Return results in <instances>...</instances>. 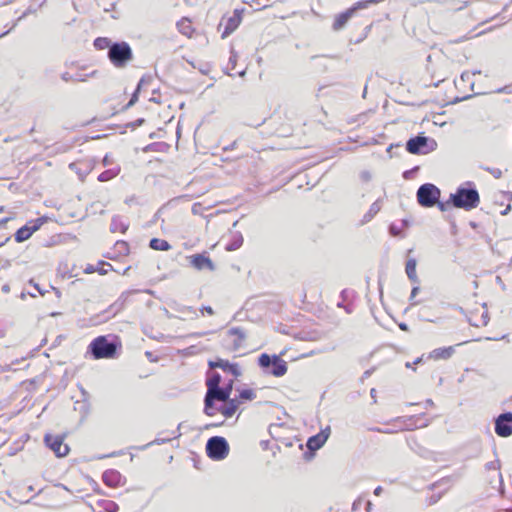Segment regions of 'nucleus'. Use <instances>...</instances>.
I'll return each instance as SVG.
<instances>
[{"label": "nucleus", "instance_id": "obj_1", "mask_svg": "<svg viewBox=\"0 0 512 512\" xmlns=\"http://www.w3.org/2000/svg\"><path fill=\"white\" fill-rule=\"evenodd\" d=\"M122 348L120 338L115 334L101 335L91 341L88 351L94 359H113Z\"/></svg>", "mask_w": 512, "mask_h": 512}, {"label": "nucleus", "instance_id": "obj_2", "mask_svg": "<svg viewBox=\"0 0 512 512\" xmlns=\"http://www.w3.org/2000/svg\"><path fill=\"white\" fill-rule=\"evenodd\" d=\"M221 377L218 373L213 372L208 375L206 380L207 393L205 396L204 412L208 416H214L216 414V407L214 406V400L226 401L231 392V388H220Z\"/></svg>", "mask_w": 512, "mask_h": 512}, {"label": "nucleus", "instance_id": "obj_3", "mask_svg": "<svg viewBox=\"0 0 512 512\" xmlns=\"http://www.w3.org/2000/svg\"><path fill=\"white\" fill-rule=\"evenodd\" d=\"M451 201L456 208L469 211L479 205L480 197L478 191L474 188L459 187L454 194H451Z\"/></svg>", "mask_w": 512, "mask_h": 512}, {"label": "nucleus", "instance_id": "obj_4", "mask_svg": "<svg viewBox=\"0 0 512 512\" xmlns=\"http://www.w3.org/2000/svg\"><path fill=\"white\" fill-rule=\"evenodd\" d=\"M108 59L115 68H124L133 59L130 45L125 42H115L108 51Z\"/></svg>", "mask_w": 512, "mask_h": 512}, {"label": "nucleus", "instance_id": "obj_5", "mask_svg": "<svg viewBox=\"0 0 512 512\" xmlns=\"http://www.w3.org/2000/svg\"><path fill=\"white\" fill-rule=\"evenodd\" d=\"M258 364L266 373L275 377H281L287 372L286 362L277 355L270 357L268 354H261Z\"/></svg>", "mask_w": 512, "mask_h": 512}, {"label": "nucleus", "instance_id": "obj_6", "mask_svg": "<svg viewBox=\"0 0 512 512\" xmlns=\"http://www.w3.org/2000/svg\"><path fill=\"white\" fill-rule=\"evenodd\" d=\"M206 451L211 459L222 460L228 455L229 446L223 437L215 436L208 440Z\"/></svg>", "mask_w": 512, "mask_h": 512}, {"label": "nucleus", "instance_id": "obj_7", "mask_svg": "<svg viewBox=\"0 0 512 512\" xmlns=\"http://www.w3.org/2000/svg\"><path fill=\"white\" fill-rule=\"evenodd\" d=\"M439 197L440 190L430 183L423 184L417 191L418 202L423 207H432L438 203Z\"/></svg>", "mask_w": 512, "mask_h": 512}, {"label": "nucleus", "instance_id": "obj_8", "mask_svg": "<svg viewBox=\"0 0 512 512\" xmlns=\"http://www.w3.org/2000/svg\"><path fill=\"white\" fill-rule=\"evenodd\" d=\"M242 21L241 10L235 9L230 16H224L219 25L218 30L221 31V37L225 38L234 32Z\"/></svg>", "mask_w": 512, "mask_h": 512}, {"label": "nucleus", "instance_id": "obj_9", "mask_svg": "<svg viewBox=\"0 0 512 512\" xmlns=\"http://www.w3.org/2000/svg\"><path fill=\"white\" fill-rule=\"evenodd\" d=\"M468 321L472 326L482 327L489 322V312L486 304H481L468 314Z\"/></svg>", "mask_w": 512, "mask_h": 512}, {"label": "nucleus", "instance_id": "obj_10", "mask_svg": "<svg viewBox=\"0 0 512 512\" xmlns=\"http://www.w3.org/2000/svg\"><path fill=\"white\" fill-rule=\"evenodd\" d=\"M495 433L500 437L512 435V412L502 413L495 419Z\"/></svg>", "mask_w": 512, "mask_h": 512}, {"label": "nucleus", "instance_id": "obj_11", "mask_svg": "<svg viewBox=\"0 0 512 512\" xmlns=\"http://www.w3.org/2000/svg\"><path fill=\"white\" fill-rule=\"evenodd\" d=\"M44 440L46 445L55 453L57 457H64L68 454L69 447L67 444L64 443L63 436H53L47 434Z\"/></svg>", "mask_w": 512, "mask_h": 512}, {"label": "nucleus", "instance_id": "obj_12", "mask_svg": "<svg viewBox=\"0 0 512 512\" xmlns=\"http://www.w3.org/2000/svg\"><path fill=\"white\" fill-rule=\"evenodd\" d=\"M190 264L197 270L207 269L213 271L215 269V265L212 260L209 258L207 253L195 254L189 257Z\"/></svg>", "mask_w": 512, "mask_h": 512}, {"label": "nucleus", "instance_id": "obj_13", "mask_svg": "<svg viewBox=\"0 0 512 512\" xmlns=\"http://www.w3.org/2000/svg\"><path fill=\"white\" fill-rule=\"evenodd\" d=\"M41 224V220L37 219L36 222L32 225H25L19 228L15 233V240L17 242H23L27 240L33 234V232H35L40 227Z\"/></svg>", "mask_w": 512, "mask_h": 512}, {"label": "nucleus", "instance_id": "obj_14", "mask_svg": "<svg viewBox=\"0 0 512 512\" xmlns=\"http://www.w3.org/2000/svg\"><path fill=\"white\" fill-rule=\"evenodd\" d=\"M225 403L221 405L219 408H216V413L220 412L223 416L226 418L232 417L236 410L238 409V406L240 404V401L238 399H227L224 401Z\"/></svg>", "mask_w": 512, "mask_h": 512}, {"label": "nucleus", "instance_id": "obj_15", "mask_svg": "<svg viewBox=\"0 0 512 512\" xmlns=\"http://www.w3.org/2000/svg\"><path fill=\"white\" fill-rule=\"evenodd\" d=\"M102 480L109 487H117L121 482V474L113 469L106 470L102 475Z\"/></svg>", "mask_w": 512, "mask_h": 512}, {"label": "nucleus", "instance_id": "obj_16", "mask_svg": "<svg viewBox=\"0 0 512 512\" xmlns=\"http://www.w3.org/2000/svg\"><path fill=\"white\" fill-rule=\"evenodd\" d=\"M453 353H454L453 346L441 347V348H436V349L432 350L429 353L428 358L433 359V360L449 359L453 355Z\"/></svg>", "mask_w": 512, "mask_h": 512}, {"label": "nucleus", "instance_id": "obj_17", "mask_svg": "<svg viewBox=\"0 0 512 512\" xmlns=\"http://www.w3.org/2000/svg\"><path fill=\"white\" fill-rule=\"evenodd\" d=\"M328 438V434L325 431H321L317 435L310 437L307 441V446L310 450H317L321 448Z\"/></svg>", "mask_w": 512, "mask_h": 512}, {"label": "nucleus", "instance_id": "obj_18", "mask_svg": "<svg viewBox=\"0 0 512 512\" xmlns=\"http://www.w3.org/2000/svg\"><path fill=\"white\" fill-rule=\"evenodd\" d=\"M126 300L127 295L122 294L115 302H113L105 311L108 314V317H114L120 311H122L125 306Z\"/></svg>", "mask_w": 512, "mask_h": 512}, {"label": "nucleus", "instance_id": "obj_19", "mask_svg": "<svg viewBox=\"0 0 512 512\" xmlns=\"http://www.w3.org/2000/svg\"><path fill=\"white\" fill-rule=\"evenodd\" d=\"M426 142L427 139L425 137H414L407 142L406 148L410 153L417 154L421 152V149L426 145Z\"/></svg>", "mask_w": 512, "mask_h": 512}, {"label": "nucleus", "instance_id": "obj_20", "mask_svg": "<svg viewBox=\"0 0 512 512\" xmlns=\"http://www.w3.org/2000/svg\"><path fill=\"white\" fill-rule=\"evenodd\" d=\"M228 336L231 338L234 350L239 349L242 346L243 341L245 339L243 331L239 328H231L228 331Z\"/></svg>", "mask_w": 512, "mask_h": 512}, {"label": "nucleus", "instance_id": "obj_21", "mask_svg": "<svg viewBox=\"0 0 512 512\" xmlns=\"http://www.w3.org/2000/svg\"><path fill=\"white\" fill-rule=\"evenodd\" d=\"M178 31L187 37H191L194 33L192 22L189 18L183 17L177 22Z\"/></svg>", "mask_w": 512, "mask_h": 512}, {"label": "nucleus", "instance_id": "obj_22", "mask_svg": "<svg viewBox=\"0 0 512 512\" xmlns=\"http://www.w3.org/2000/svg\"><path fill=\"white\" fill-rule=\"evenodd\" d=\"M243 244V236L240 232H233L229 241L227 242L225 249L227 251H235L239 249Z\"/></svg>", "mask_w": 512, "mask_h": 512}, {"label": "nucleus", "instance_id": "obj_23", "mask_svg": "<svg viewBox=\"0 0 512 512\" xmlns=\"http://www.w3.org/2000/svg\"><path fill=\"white\" fill-rule=\"evenodd\" d=\"M353 13H354V9H348L345 12L337 15L334 20V23H333V29L334 30L341 29L346 24V22L352 16Z\"/></svg>", "mask_w": 512, "mask_h": 512}, {"label": "nucleus", "instance_id": "obj_24", "mask_svg": "<svg viewBox=\"0 0 512 512\" xmlns=\"http://www.w3.org/2000/svg\"><path fill=\"white\" fill-rule=\"evenodd\" d=\"M210 366L221 368L224 371H228L235 376H237L239 374L237 365L230 364L228 361H225V360L220 359L216 362H210Z\"/></svg>", "mask_w": 512, "mask_h": 512}, {"label": "nucleus", "instance_id": "obj_25", "mask_svg": "<svg viewBox=\"0 0 512 512\" xmlns=\"http://www.w3.org/2000/svg\"><path fill=\"white\" fill-rule=\"evenodd\" d=\"M237 59H238V54L232 49L230 51L229 61H228L226 69L228 70L229 74H231V75L238 74L240 76H243L244 75V71L243 70L242 71H236Z\"/></svg>", "mask_w": 512, "mask_h": 512}, {"label": "nucleus", "instance_id": "obj_26", "mask_svg": "<svg viewBox=\"0 0 512 512\" xmlns=\"http://www.w3.org/2000/svg\"><path fill=\"white\" fill-rule=\"evenodd\" d=\"M405 271H406L408 278L412 282L418 283V277L416 274V260L414 258H410L407 260Z\"/></svg>", "mask_w": 512, "mask_h": 512}, {"label": "nucleus", "instance_id": "obj_27", "mask_svg": "<svg viewBox=\"0 0 512 512\" xmlns=\"http://www.w3.org/2000/svg\"><path fill=\"white\" fill-rule=\"evenodd\" d=\"M128 225L119 216H114L111 221V231L125 233Z\"/></svg>", "mask_w": 512, "mask_h": 512}, {"label": "nucleus", "instance_id": "obj_28", "mask_svg": "<svg viewBox=\"0 0 512 512\" xmlns=\"http://www.w3.org/2000/svg\"><path fill=\"white\" fill-rule=\"evenodd\" d=\"M149 246L154 250L167 251L171 248L168 241L160 238H153L150 240Z\"/></svg>", "mask_w": 512, "mask_h": 512}, {"label": "nucleus", "instance_id": "obj_29", "mask_svg": "<svg viewBox=\"0 0 512 512\" xmlns=\"http://www.w3.org/2000/svg\"><path fill=\"white\" fill-rule=\"evenodd\" d=\"M119 172H120L119 167H113V168L107 169L99 174L98 180L100 182L109 181V180L115 178L119 174Z\"/></svg>", "mask_w": 512, "mask_h": 512}, {"label": "nucleus", "instance_id": "obj_30", "mask_svg": "<svg viewBox=\"0 0 512 512\" xmlns=\"http://www.w3.org/2000/svg\"><path fill=\"white\" fill-rule=\"evenodd\" d=\"M112 42L109 38L107 37H98L94 40V47L97 49V50H104V49H110V47L112 46Z\"/></svg>", "mask_w": 512, "mask_h": 512}, {"label": "nucleus", "instance_id": "obj_31", "mask_svg": "<svg viewBox=\"0 0 512 512\" xmlns=\"http://www.w3.org/2000/svg\"><path fill=\"white\" fill-rule=\"evenodd\" d=\"M479 71H474L472 73L465 71L461 74L460 79L458 82H456V85L458 86H464L465 83L471 86L473 88V83L470 81L471 75L479 74Z\"/></svg>", "mask_w": 512, "mask_h": 512}, {"label": "nucleus", "instance_id": "obj_32", "mask_svg": "<svg viewBox=\"0 0 512 512\" xmlns=\"http://www.w3.org/2000/svg\"><path fill=\"white\" fill-rule=\"evenodd\" d=\"M381 209V205L378 201H375L369 208V211L364 216L363 222L370 221Z\"/></svg>", "mask_w": 512, "mask_h": 512}, {"label": "nucleus", "instance_id": "obj_33", "mask_svg": "<svg viewBox=\"0 0 512 512\" xmlns=\"http://www.w3.org/2000/svg\"><path fill=\"white\" fill-rule=\"evenodd\" d=\"M380 2V0H362V1H358L356 2L353 7H351L350 9H354V12L358 9H364V8H367L368 5L370 4H376Z\"/></svg>", "mask_w": 512, "mask_h": 512}, {"label": "nucleus", "instance_id": "obj_34", "mask_svg": "<svg viewBox=\"0 0 512 512\" xmlns=\"http://www.w3.org/2000/svg\"><path fill=\"white\" fill-rule=\"evenodd\" d=\"M255 393L252 389H243L239 393V401L241 400H253L255 398Z\"/></svg>", "mask_w": 512, "mask_h": 512}, {"label": "nucleus", "instance_id": "obj_35", "mask_svg": "<svg viewBox=\"0 0 512 512\" xmlns=\"http://www.w3.org/2000/svg\"><path fill=\"white\" fill-rule=\"evenodd\" d=\"M142 83H143V79H141L139 81L138 86H137L135 92L132 94L128 104L126 105V108H129V107L133 106L138 101V93H139V91L141 89Z\"/></svg>", "mask_w": 512, "mask_h": 512}, {"label": "nucleus", "instance_id": "obj_36", "mask_svg": "<svg viewBox=\"0 0 512 512\" xmlns=\"http://www.w3.org/2000/svg\"><path fill=\"white\" fill-rule=\"evenodd\" d=\"M61 77L66 82H69V81H85L86 80V77H73V75H71L68 72L63 73Z\"/></svg>", "mask_w": 512, "mask_h": 512}, {"label": "nucleus", "instance_id": "obj_37", "mask_svg": "<svg viewBox=\"0 0 512 512\" xmlns=\"http://www.w3.org/2000/svg\"><path fill=\"white\" fill-rule=\"evenodd\" d=\"M203 206L201 203L197 202L192 205V213L195 215H201L203 213Z\"/></svg>", "mask_w": 512, "mask_h": 512}, {"label": "nucleus", "instance_id": "obj_38", "mask_svg": "<svg viewBox=\"0 0 512 512\" xmlns=\"http://www.w3.org/2000/svg\"><path fill=\"white\" fill-rule=\"evenodd\" d=\"M363 502H364V499L359 497L357 500L354 501L352 509L353 510L359 509Z\"/></svg>", "mask_w": 512, "mask_h": 512}, {"label": "nucleus", "instance_id": "obj_39", "mask_svg": "<svg viewBox=\"0 0 512 512\" xmlns=\"http://www.w3.org/2000/svg\"><path fill=\"white\" fill-rule=\"evenodd\" d=\"M201 313L204 314L205 312L208 314V315H213L214 314V311L212 309V307L210 306H203L201 309H200Z\"/></svg>", "mask_w": 512, "mask_h": 512}, {"label": "nucleus", "instance_id": "obj_40", "mask_svg": "<svg viewBox=\"0 0 512 512\" xmlns=\"http://www.w3.org/2000/svg\"><path fill=\"white\" fill-rule=\"evenodd\" d=\"M491 173L493 174V176H494L495 178H500V177H501V175H502V172H501V170H500V169H493V170L491 171Z\"/></svg>", "mask_w": 512, "mask_h": 512}, {"label": "nucleus", "instance_id": "obj_41", "mask_svg": "<svg viewBox=\"0 0 512 512\" xmlns=\"http://www.w3.org/2000/svg\"><path fill=\"white\" fill-rule=\"evenodd\" d=\"M107 510H109L111 512L116 511L117 510V504L114 503V502H110L109 507L107 508Z\"/></svg>", "mask_w": 512, "mask_h": 512}, {"label": "nucleus", "instance_id": "obj_42", "mask_svg": "<svg viewBox=\"0 0 512 512\" xmlns=\"http://www.w3.org/2000/svg\"><path fill=\"white\" fill-rule=\"evenodd\" d=\"M418 292H419V287L418 286L413 287V289L411 291V299H413L417 295Z\"/></svg>", "mask_w": 512, "mask_h": 512}, {"label": "nucleus", "instance_id": "obj_43", "mask_svg": "<svg viewBox=\"0 0 512 512\" xmlns=\"http://www.w3.org/2000/svg\"><path fill=\"white\" fill-rule=\"evenodd\" d=\"M381 492H382V487L381 486L376 487L375 490H374V494L376 496L380 495Z\"/></svg>", "mask_w": 512, "mask_h": 512}, {"label": "nucleus", "instance_id": "obj_44", "mask_svg": "<svg viewBox=\"0 0 512 512\" xmlns=\"http://www.w3.org/2000/svg\"><path fill=\"white\" fill-rule=\"evenodd\" d=\"M511 209V205L508 204L507 207L501 212L502 215H506Z\"/></svg>", "mask_w": 512, "mask_h": 512}, {"label": "nucleus", "instance_id": "obj_45", "mask_svg": "<svg viewBox=\"0 0 512 512\" xmlns=\"http://www.w3.org/2000/svg\"><path fill=\"white\" fill-rule=\"evenodd\" d=\"M399 328H400L401 330H403V331H407V330H408V326H407V324H405V323H400V324H399Z\"/></svg>", "mask_w": 512, "mask_h": 512}, {"label": "nucleus", "instance_id": "obj_46", "mask_svg": "<svg viewBox=\"0 0 512 512\" xmlns=\"http://www.w3.org/2000/svg\"><path fill=\"white\" fill-rule=\"evenodd\" d=\"M365 504H366V510H367L368 512H370V511H371V507H372L371 502H370V501H365Z\"/></svg>", "mask_w": 512, "mask_h": 512}, {"label": "nucleus", "instance_id": "obj_47", "mask_svg": "<svg viewBox=\"0 0 512 512\" xmlns=\"http://www.w3.org/2000/svg\"><path fill=\"white\" fill-rule=\"evenodd\" d=\"M505 197L507 200L511 201L512 200V193L511 192H506L505 193Z\"/></svg>", "mask_w": 512, "mask_h": 512}, {"label": "nucleus", "instance_id": "obj_48", "mask_svg": "<svg viewBox=\"0 0 512 512\" xmlns=\"http://www.w3.org/2000/svg\"><path fill=\"white\" fill-rule=\"evenodd\" d=\"M495 512H512V508H508V509H498V510H496Z\"/></svg>", "mask_w": 512, "mask_h": 512}, {"label": "nucleus", "instance_id": "obj_49", "mask_svg": "<svg viewBox=\"0 0 512 512\" xmlns=\"http://www.w3.org/2000/svg\"><path fill=\"white\" fill-rule=\"evenodd\" d=\"M143 121H144L143 119H138V120H136V122H135V126H139V125H141V124L143 123Z\"/></svg>", "mask_w": 512, "mask_h": 512}, {"label": "nucleus", "instance_id": "obj_50", "mask_svg": "<svg viewBox=\"0 0 512 512\" xmlns=\"http://www.w3.org/2000/svg\"><path fill=\"white\" fill-rule=\"evenodd\" d=\"M438 207L440 208V210H444L445 209V206L443 203H438Z\"/></svg>", "mask_w": 512, "mask_h": 512}, {"label": "nucleus", "instance_id": "obj_51", "mask_svg": "<svg viewBox=\"0 0 512 512\" xmlns=\"http://www.w3.org/2000/svg\"><path fill=\"white\" fill-rule=\"evenodd\" d=\"M422 361V358H418L413 362V365H416Z\"/></svg>", "mask_w": 512, "mask_h": 512}, {"label": "nucleus", "instance_id": "obj_52", "mask_svg": "<svg viewBox=\"0 0 512 512\" xmlns=\"http://www.w3.org/2000/svg\"><path fill=\"white\" fill-rule=\"evenodd\" d=\"M377 431H379V432H386V433H391L392 432V430H380V429H377Z\"/></svg>", "mask_w": 512, "mask_h": 512}, {"label": "nucleus", "instance_id": "obj_53", "mask_svg": "<svg viewBox=\"0 0 512 512\" xmlns=\"http://www.w3.org/2000/svg\"><path fill=\"white\" fill-rule=\"evenodd\" d=\"M390 230L393 234H396L394 231H396V228H393V226L390 227Z\"/></svg>", "mask_w": 512, "mask_h": 512}, {"label": "nucleus", "instance_id": "obj_54", "mask_svg": "<svg viewBox=\"0 0 512 512\" xmlns=\"http://www.w3.org/2000/svg\"><path fill=\"white\" fill-rule=\"evenodd\" d=\"M390 230L393 234H396L394 231H396V228H393V226L390 227Z\"/></svg>", "mask_w": 512, "mask_h": 512}, {"label": "nucleus", "instance_id": "obj_55", "mask_svg": "<svg viewBox=\"0 0 512 512\" xmlns=\"http://www.w3.org/2000/svg\"><path fill=\"white\" fill-rule=\"evenodd\" d=\"M406 367L411 368V367H413V364L408 362V363H406Z\"/></svg>", "mask_w": 512, "mask_h": 512}, {"label": "nucleus", "instance_id": "obj_56", "mask_svg": "<svg viewBox=\"0 0 512 512\" xmlns=\"http://www.w3.org/2000/svg\"><path fill=\"white\" fill-rule=\"evenodd\" d=\"M375 392H376L375 389H371V395L372 396H375Z\"/></svg>", "mask_w": 512, "mask_h": 512}, {"label": "nucleus", "instance_id": "obj_57", "mask_svg": "<svg viewBox=\"0 0 512 512\" xmlns=\"http://www.w3.org/2000/svg\"><path fill=\"white\" fill-rule=\"evenodd\" d=\"M73 77H83L81 74L73 75Z\"/></svg>", "mask_w": 512, "mask_h": 512}, {"label": "nucleus", "instance_id": "obj_58", "mask_svg": "<svg viewBox=\"0 0 512 512\" xmlns=\"http://www.w3.org/2000/svg\"><path fill=\"white\" fill-rule=\"evenodd\" d=\"M3 290H4V291H8V290H9V288H8L7 286H4V287H3Z\"/></svg>", "mask_w": 512, "mask_h": 512}]
</instances>
